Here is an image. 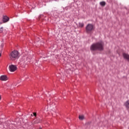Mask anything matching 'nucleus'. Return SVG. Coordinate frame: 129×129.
<instances>
[{
    "instance_id": "1",
    "label": "nucleus",
    "mask_w": 129,
    "mask_h": 129,
    "mask_svg": "<svg viewBox=\"0 0 129 129\" xmlns=\"http://www.w3.org/2000/svg\"><path fill=\"white\" fill-rule=\"evenodd\" d=\"M104 46V43L102 41H99L96 43L93 44L90 47L91 51H95L98 50L99 51L103 50V47Z\"/></svg>"
},
{
    "instance_id": "2",
    "label": "nucleus",
    "mask_w": 129,
    "mask_h": 129,
    "mask_svg": "<svg viewBox=\"0 0 129 129\" xmlns=\"http://www.w3.org/2000/svg\"><path fill=\"white\" fill-rule=\"evenodd\" d=\"M20 57V53L19 51L17 50L13 51L10 54V59L11 60H16V59H18Z\"/></svg>"
},
{
    "instance_id": "3",
    "label": "nucleus",
    "mask_w": 129,
    "mask_h": 129,
    "mask_svg": "<svg viewBox=\"0 0 129 129\" xmlns=\"http://www.w3.org/2000/svg\"><path fill=\"white\" fill-rule=\"evenodd\" d=\"M86 31L89 33V32H91V31H93L94 30V26L92 24H89L86 26Z\"/></svg>"
},
{
    "instance_id": "4",
    "label": "nucleus",
    "mask_w": 129,
    "mask_h": 129,
    "mask_svg": "<svg viewBox=\"0 0 129 129\" xmlns=\"http://www.w3.org/2000/svg\"><path fill=\"white\" fill-rule=\"evenodd\" d=\"M9 70L11 72H15L17 70V66L14 64L9 66Z\"/></svg>"
},
{
    "instance_id": "5",
    "label": "nucleus",
    "mask_w": 129,
    "mask_h": 129,
    "mask_svg": "<svg viewBox=\"0 0 129 129\" xmlns=\"http://www.w3.org/2000/svg\"><path fill=\"white\" fill-rule=\"evenodd\" d=\"M9 78L6 75L1 76L0 77V80L2 81H7Z\"/></svg>"
},
{
    "instance_id": "6",
    "label": "nucleus",
    "mask_w": 129,
    "mask_h": 129,
    "mask_svg": "<svg viewBox=\"0 0 129 129\" xmlns=\"http://www.w3.org/2000/svg\"><path fill=\"white\" fill-rule=\"evenodd\" d=\"M122 56L124 58V59H126V60H127V61H129V55L127 53H123Z\"/></svg>"
},
{
    "instance_id": "7",
    "label": "nucleus",
    "mask_w": 129,
    "mask_h": 129,
    "mask_svg": "<svg viewBox=\"0 0 129 129\" xmlns=\"http://www.w3.org/2000/svg\"><path fill=\"white\" fill-rule=\"evenodd\" d=\"M10 20V18L7 16H5L3 18V21L4 23H7V22H9V20Z\"/></svg>"
},
{
    "instance_id": "8",
    "label": "nucleus",
    "mask_w": 129,
    "mask_h": 129,
    "mask_svg": "<svg viewBox=\"0 0 129 129\" xmlns=\"http://www.w3.org/2000/svg\"><path fill=\"white\" fill-rule=\"evenodd\" d=\"M125 107L127 110H129V100H127L124 104Z\"/></svg>"
},
{
    "instance_id": "9",
    "label": "nucleus",
    "mask_w": 129,
    "mask_h": 129,
    "mask_svg": "<svg viewBox=\"0 0 129 129\" xmlns=\"http://www.w3.org/2000/svg\"><path fill=\"white\" fill-rule=\"evenodd\" d=\"M100 5L102 7H104V6H105V5H106V3H105V2H101L100 3Z\"/></svg>"
},
{
    "instance_id": "10",
    "label": "nucleus",
    "mask_w": 129,
    "mask_h": 129,
    "mask_svg": "<svg viewBox=\"0 0 129 129\" xmlns=\"http://www.w3.org/2000/svg\"><path fill=\"white\" fill-rule=\"evenodd\" d=\"M85 117H84V115H81V120H83V119H84Z\"/></svg>"
},
{
    "instance_id": "11",
    "label": "nucleus",
    "mask_w": 129,
    "mask_h": 129,
    "mask_svg": "<svg viewBox=\"0 0 129 129\" xmlns=\"http://www.w3.org/2000/svg\"><path fill=\"white\" fill-rule=\"evenodd\" d=\"M33 115L34 116H36V115H37V113H33Z\"/></svg>"
},
{
    "instance_id": "12",
    "label": "nucleus",
    "mask_w": 129,
    "mask_h": 129,
    "mask_svg": "<svg viewBox=\"0 0 129 129\" xmlns=\"http://www.w3.org/2000/svg\"><path fill=\"white\" fill-rule=\"evenodd\" d=\"M79 119H81V115H79Z\"/></svg>"
},
{
    "instance_id": "13",
    "label": "nucleus",
    "mask_w": 129,
    "mask_h": 129,
    "mask_svg": "<svg viewBox=\"0 0 129 129\" xmlns=\"http://www.w3.org/2000/svg\"><path fill=\"white\" fill-rule=\"evenodd\" d=\"M83 26H84V25L83 24H81V27H83Z\"/></svg>"
},
{
    "instance_id": "14",
    "label": "nucleus",
    "mask_w": 129,
    "mask_h": 129,
    "mask_svg": "<svg viewBox=\"0 0 129 129\" xmlns=\"http://www.w3.org/2000/svg\"><path fill=\"white\" fill-rule=\"evenodd\" d=\"M2 56V53H0V57Z\"/></svg>"
},
{
    "instance_id": "15",
    "label": "nucleus",
    "mask_w": 129,
    "mask_h": 129,
    "mask_svg": "<svg viewBox=\"0 0 129 129\" xmlns=\"http://www.w3.org/2000/svg\"><path fill=\"white\" fill-rule=\"evenodd\" d=\"M1 99H2V97H1V95H0V100H1Z\"/></svg>"
}]
</instances>
